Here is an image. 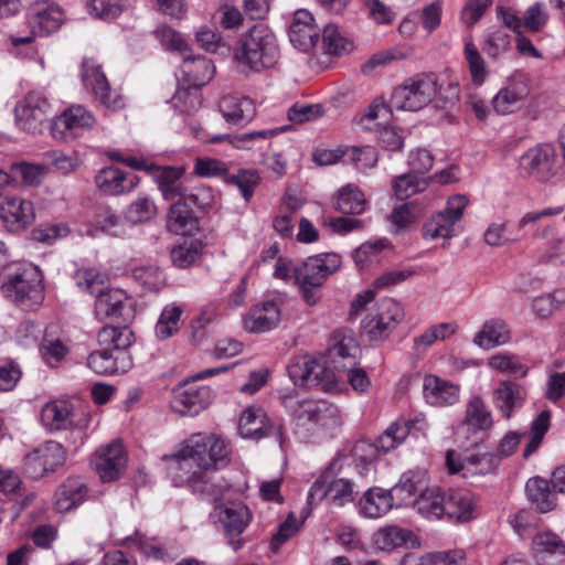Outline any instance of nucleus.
<instances>
[{"instance_id": "nucleus-1", "label": "nucleus", "mask_w": 565, "mask_h": 565, "mask_svg": "<svg viewBox=\"0 0 565 565\" xmlns=\"http://www.w3.org/2000/svg\"><path fill=\"white\" fill-rule=\"evenodd\" d=\"M233 55L238 71L247 76L274 67L280 57V50L271 29L256 24L239 38Z\"/></svg>"}, {"instance_id": "nucleus-2", "label": "nucleus", "mask_w": 565, "mask_h": 565, "mask_svg": "<svg viewBox=\"0 0 565 565\" xmlns=\"http://www.w3.org/2000/svg\"><path fill=\"white\" fill-rule=\"evenodd\" d=\"M228 444L215 435H193L184 447L175 455L180 467L192 460L203 470H216L230 462Z\"/></svg>"}, {"instance_id": "nucleus-3", "label": "nucleus", "mask_w": 565, "mask_h": 565, "mask_svg": "<svg viewBox=\"0 0 565 565\" xmlns=\"http://www.w3.org/2000/svg\"><path fill=\"white\" fill-rule=\"evenodd\" d=\"M340 266V255L327 253L310 256L302 265L295 268V278L300 287L306 303L313 306L320 300L321 286Z\"/></svg>"}, {"instance_id": "nucleus-4", "label": "nucleus", "mask_w": 565, "mask_h": 565, "mask_svg": "<svg viewBox=\"0 0 565 565\" xmlns=\"http://www.w3.org/2000/svg\"><path fill=\"white\" fill-rule=\"evenodd\" d=\"M281 403L298 427L310 430L316 427L333 428L341 424L340 409L327 401H296L291 395L284 394Z\"/></svg>"}, {"instance_id": "nucleus-5", "label": "nucleus", "mask_w": 565, "mask_h": 565, "mask_svg": "<svg viewBox=\"0 0 565 565\" xmlns=\"http://www.w3.org/2000/svg\"><path fill=\"white\" fill-rule=\"evenodd\" d=\"M438 92L435 73H419L405 79L391 95V106L396 109L417 111L433 102Z\"/></svg>"}, {"instance_id": "nucleus-6", "label": "nucleus", "mask_w": 565, "mask_h": 565, "mask_svg": "<svg viewBox=\"0 0 565 565\" xmlns=\"http://www.w3.org/2000/svg\"><path fill=\"white\" fill-rule=\"evenodd\" d=\"M403 308L394 299H382L375 311L371 312L362 321V335L370 341L385 339L392 330L402 321Z\"/></svg>"}, {"instance_id": "nucleus-7", "label": "nucleus", "mask_w": 565, "mask_h": 565, "mask_svg": "<svg viewBox=\"0 0 565 565\" xmlns=\"http://www.w3.org/2000/svg\"><path fill=\"white\" fill-rule=\"evenodd\" d=\"M14 114L22 130L36 134L52 115V106L43 93L31 90L17 103Z\"/></svg>"}, {"instance_id": "nucleus-8", "label": "nucleus", "mask_w": 565, "mask_h": 565, "mask_svg": "<svg viewBox=\"0 0 565 565\" xmlns=\"http://www.w3.org/2000/svg\"><path fill=\"white\" fill-rule=\"evenodd\" d=\"M238 433L243 438L253 440L273 437L280 447L286 438L282 425L271 422L266 412L258 406H249L242 413Z\"/></svg>"}, {"instance_id": "nucleus-9", "label": "nucleus", "mask_w": 565, "mask_h": 565, "mask_svg": "<svg viewBox=\"0 0 565 565\" xmlns=\"http://www.w3.org/2000/svg\"><path fill=\"white\" fill-rule=\"evenodd\" d=\"M6 297L17 302L38 305L43 300V286L39 273L32 268H23L9 275L2 282Z\"/></svg>"}, {"instance_id": "nucleus-10", "label": "nucleus", "mask_w": 565, "mask_h": 565, "mask_svg": "<svg viewBox=\"0 0 565 565\" xmlns=\"http://www.w3.org/2000/svg\"><path fill=\"white\" fill-rule=\"evenodd\" d=\"M82 81L103 106L111 109H120L125 106L122 96L111 89L106 75L102 71V65L95 58L83 60Z\"/></svg>"}, {"instance_id": "nucleus-11", "label": "nucleus", "mask_w": 565, "mask_h": 565, "mask_svg": "<svg viewBox=\"0 0 565 565\" xmlns=\"http://www.w3.org/2000/svg\"><path fill=\"white\" fill-rule=\"evenodd\" d=\"M519 169L522 175L547 182L557 173L555 148L545 143L529 149L520 158Z\"/></svg>"}, {"instance_id": "nucleus-12", "label": "nucleus", "mask_w": 565, "mask_h": 565, "mask_svg": "<svg viewBox=\"0 0 565 565\" xmlns=\"http://www.w3.org/2000/svg\"><path fill=\"white\" fill-rule=\"evenodd\" d=\"M41 420L50 431L85 428L87 418L68 401L54 399L46 403L41 411Z\"/></svg>"}, {"instance_id": "nucleus-13", "label": "nucleus", "mask_w": 565, "mask_h": 565, "mask_svg": "<svg viewBox=\"0 0 565 565\" xmlns=\"http://www.w3.org/2000/svg\"><path fill=\"white\" fill-rule=\"evenodd\" d=\"M156 170L154 181L164 200L185 199L192 205L201 209L207 204L204 200H200L202 195L206 194L205 191L199 193L186 192V188L182 183V177L185 172L183 167H156Z\"/></svg>"}, {"instance_id": "nucleus-14", "label": "nucleus", "mask_w": 565, "mask_h": 565, "mask_svg": "<svg viewBox=\"0 0 565 565\" xmlns=\"http://www.w3.org/2000/svg\"><path fill=\"white\" fill-rule=\"evenodd\" d=\"M65 458L63 446L50 440L24 456V469L31 478L39 479L55 471Z\"/></svg>"}, {"instance_id": "nucleus-15", "label": "nucleus", "mask_w": 565, "mask_h": 565, "mask_svg": "<svg viewBox=\"0 0 565 565\" xmlns=\"http://www.w3.org/2000/svg\"><path fill=\"white\" fill-rule=\"evenodd\" d=\"M95 124V117L90 111L81 105L71 106L60 116H56L51 124V134L54 139L68 141L82 135Z\"/></svg>"}, {"instance_id": "nucleus-16", "label": "nucleus", "mask_w": 565, "mask_h": 565, "mask_svg": "<svg viewBox=\"0 0 565 565\" xmlns=\"http://www.w3.org/2000/svg\"><path fill=\"white\" fill-rule=\"evenodd\" d=\"M288 374L296 386L326 388L330 383V371L316 359L305 355L294 359L288 365Z\"/></svg>"}, {"instance_id": "nucleus-17", "label": "nucleus", "mask_w": 565, "mask_h": 565, "mask_svg": "<svg viewBox=\"0 0 565 565\" xmlns=\"http://www.w3.org/2000/svg\"><path fill=\"white\" fill-rule=\"evenodd\" d=\"M92 462L103 482H113L122 476L127 467V455L121 443L113 441L100 447Z\"/></svg>"}, {"instance_id": "nucleus-18", "label": "nucleus", "mask_w": 565, "mask_h": 565, "mask_svg": "<svg viewBox=\"0 0 565 565\" xmlns=\"http://www.w3.org/2000/svg\"><path fill=\"white\" fill-rule=\"evenodd\" d=\"M428 428V420L422 413L415 414L407 420L397 419L377 437L376 447L383 451H391L403 444L412 431L426 437Z\"/></svg>"}, {"instance_id": "nucleus-19", "label": "nucleus", "mask_w": 565, "mask_h": 565, "mask_svg": "<svg viewBox=\"0 0 565 565\" xmlns=\"http://www.w3.org/2000/svg\"><path fill=\"white\" fill-rule=\"evenodd\" d=\"M212 397L210 387L185 382L173 391L171 406L182 416H195L209 406Z\"/></svg>"}, {"instance_id": "nucleus-20", "label": "nucleus", "mask_w": 565, "mask_h": 565, "mask_svg": "<svg viewBox=\"0 0 565 565\" xmlns=\"http://www.w3.org/2000/svg\"><path fill=\"white\" fill-rule=\"evenodd\" d=\"M97 316L127 323L135 318V302L122 290H105L95 302Z\"/></svg>"}, {"instance_id": "nucleus-21", "label": "nucleus", "mask_w": 565, "mask_h": 565, "mask_svg": "<svg viewBox=\"0 0 565 565\" xmlns=\"http://www.w3.org/2000/svg\"><path fill=\"white\" fill-rule=\"evenodd\" d=\"M288 36L290 43L301 52H309L319 40V28L313 15L306 9L297 10L291 18Z\"/></svg>"}, {"instance_id": "nucleus-22", "label": "nucleus", "mask_w": 565, "mask_h": 565, "mask_svg": "<svg viewBox=\"0 0 565 565\" xmlns=\"http://www.w3.org/2000/svg\"><path fill=\"white\" fill-rule=\"evenodd\" d=\"M360 348L351 333L337 331L331 338L329 361L338 372H345L358 365Z\"/></svg>"}, {"instance_id": "nucleus-23", "label": "nucleus", "mask_w": 565, "mask_h": 565, "mask_svg": "<svg viewBox=\"0 0 565 565\" xmlns=\"http://www.w3.org/2000/svg\"><path fill=\"white\" fill-rule=\"evenodd\" d=\"M281 320V310L278 302L266 300L254 306L243 318V326L247 332L264 333L278 327Z\"/></svg>"}, {"instance_id": "nucleus-24", "label": "nucleus", "mask_w": 565, "mask_h": 565, "mask_svg": "<svg viewBox=\"0 0 565 565\" xmlns=\"http://www.w3.org/2000/svg\"><path fill=\"white\" fill-rule=\"evenodd\" d=\"M532 553L537 565H562L565 562V543L556 533H537L532 539Z\"/></svg>"}, {"instance_id": "nucleus-25", "label": "nucleus", "mask_w": 565, "mask_h": 565, "mask_svg": "<svg viewBox=\"0 0 565 565\" xmlns=\"http://www.w3.org/2000/svg\"><path fill=\"white\" fill-rule=\"evenodd\" d=\"M250 518L249 509L242 503H232L221 511L220 521L224 526L228 545L234 551H237L243 545L241 536L247 527Z\"/></svg>"}, {"instance_id": "nucleus-26", "label": "nucleus", "mask_w": 565, "mask_h": 565, "mask_svg": "<svg viewBox=\"0 0 565 565\" xmlns=\"http://www.w3.org/2000/svg\"><path fill=\"white\" fill-rule=\"evenodd\" d=\"M446 519L465 523L477 516V498L466 489H446Z\"/></svg>"}, {"instance_id": "nucleus-27", "label": "nucleus", "mask_w": 565, "mask_h": 565, "mask_svg": "<svg viewBox=\"0 0 565 565\" xmlns=\"http://www.w3.org/2000/svg\"><path fill=\"white\" fill-rule=\"evenodd\" d=\"M95 183L103 193L119 195L132 191L138 185L139 178L118 168L107 167L96 174Z\"/></svg>"}, {"instance_id": "nucleus-28", "label": "nucleus", "mask_w": 565, "mask_h": 565, "mask_svg": "<svg viewBox=\"0 0 565 565\" xmlns=\"http://www.w3.org/2000/svg\"><path fill=\"white\" fill-rule=\"evenodd\" d=\"M32 202L22 198H8L0 205V217L9 231H20L34 220Z\"/></svg>"}, {"instance_id": "nucleus-29", "label": "nucleus", "mask_w": 565, "mask_h": 565, "mask_svg": "<svg viewBox=\"0 0 565 565\" xmlns=\"http://www.w3.org/2000/svg\"><path fill=\"white\" fill-rule=\"evenodd\" d=\"M423 394L431 406L452 405L459 399V387L449 381L428 374L424 377Z\"/></svg>"}, {"instance_id": "nucleus-30", "label": "nucleus", "mask_w": 565, "mask_h": 565, "mask_svg": "<svg viewBox=\"0 0 565 565\" xmlns=\"http://www.w3.org/2000/svg\"><path fill=\"white\" fill-rule=\"evenodd\" d=\"M87 364L99 375H113L116 373H126L130 370L132 366V358L129 353H122V356H119L111 350L103 347L102 350L89 354Z\"/></svg>"}, {"instance_id": "nucleus-31", "label": "nucleus", "mask_w": 565, "mask_h": 565, "mask_svg": "<svg viewBox=\"0 0 565 565\" xmlns=\"http://www.w3.org/2000/svg\"><path fill=\"white\" fill-rule=\"evenodd\" d=\"M218 108L223 118L233 125L248 122L256 114L254 102L246 96H224L218 103Z\"/></svg>"}, {"instance_id": "nucleus-32", "label": "nucleus", "mask_w": 565, "mask_h": 565, "mask_svg": "<svg viewBox=\"0 0 565 565\" xmlns=\"http://www.w3.org/2000/svg\"><path fill=\"white\" fill-rule=\"evenodd\" d=\"M446 489L433 487L420 493L413 507L423 518L437 521L446 518Z\"/></svg>"}, {"instance_id": "nucleus-33", "label": "nucleus", "mask_w": 565, "mask_h": 565, "mask_svg": "<svg viewBox=\"0 0 565 565\" xmlns=\"http://www.w3.org/2000/svg\"><path fill=\"white\" fill-rule=\"evenodd\" d=\"M64 12L53 2L36 1L31 7V23L42 33L50 34L60 29L63 23Z\"/></svg>"}, {"instance_id": "nucleus-34", "label": "nucleus", "mask_w": 565, "mask_h": 565, "mask_svg": "<svg viewBox=\"0 0 565 565\" xmlns=\"http://www.w3.org/2000/svg\"><path fill=\"white\" fill-rule=\"evenodd\" d=\"M511 340V331L503 319L491 318L483 322L475 334L473 343L481 349L490 350L503 345Z\"/></svg>"}, {"instance_id": "nucleus-35", "label": "nucleus", "mask_w": 565, "mask_h": 565, "mask_svg": "<svg viewBox=\"0 0 565 565\" xmlns=\"http://www.w3.org/2000/svg\"><path fill=\"white\" fill-rule=\"evenodd\" d=\"M282 131H285V127L258 129L237 135H216L211 138V141L221 142L227 140L237 149L250 150L255 147H262L264 143H269L271 138Z\"/></svg>"}, {"instance_id": "nucleus-36", "label": "nucleus", "mask_w": 565, "mask_h": 565, "mask_svg": "<svg viewBox=\"0 0 565 565\" xmlns=\"http://www.w3.org/2000/svg\"><path fill=\"white\" fill-rule=\"evenodd\" d=\"M525 396V388L512 381L499 382L493 391L494 405L505 418H510L514 408L522 405Z\"/></svg>"}, {"instance_id": "nucleus-37", "label": "nucleus", "mask_w": 565, "mask_h": 565, "mask_svg": "<svg viewBox=\"0 0 565 565\" xmlns=\"http://www.w3.org/2000/svg\"><path fill=\"white\" fill-rule=\"evenodd\" d=\"M87 494L88 488L81 478H67L55 492V507L60 512H67L83 503Z\"/></svg>"}, {"instance_id": "nucleus-38", "label": "nucleus", "mask_w": 565, "mask_h": 565, "mask_svg": "<svg viewBox=\"0 0 565 565\" xmlns=\"http://www.w3.org/2000/svg\"><path fill=\"white\" fill-rule=\"evenodd\" d=\"M491 425V414L487 411L484 402L481 397L475 396L467 405L466 418L458 427L457 435H468L470 433L486 430Z\"/></svg>"}, {"instance_id": "nucleus-39", "label": "nucleus", "mask_w": 565, "mask_h": 565, "mask_svg": "<svg viewBox=\"0 0 565 565\" xmlns=\"http://www.w3.org/2000/svg\"><path fill=\"white\" fill-rule=\"evenodd\" d=\"M191 203L183 199L171 205L168 213V228L178 235H193L198 230V218L190 209Z\"/></svg>"}, {"instance_id": "nucleus-40", "label": "nucleus", "mask_w": 565, "mask_h": 565, "mask_svg": "<svg viewBox=\"0 0 565 565\" xmlns=\"http://www.w3.org/2000/svg\"><path fill=\"white\" fill-rule=\"evenodd\" d=\"M97 340L100 347H105L115 354L122 356V353H128L127 349L135 342V334L126 326L104 327L99 330Z\"/></svg>"}, {"instance_id": "nucleus-41", "label": "nucleus", "mask_w": 565, "mask_h": 565, "mask_svg": "<svg viewBox=\"0 0 565 565\" xmlns=\"http://www.w3.org/2000/svg\"><path fill=\"white\" fill-rule=\"evenodd\" d=\"M525 491L531 503L542 513H547L556 507L554 489L551 490L550 482L541 477H533L527 480Z\"/></svg>"}, {"instance_id": "nucleus-42", "label": "nucleus", "mask_w": 565, "mask_h": 565, "mask_svg": "<svg viewBox=\"0 0 565 565\" xmlns=\"http://www.w3.org/2000/svg\"><path fill=\"white\" fill-rule=\"evenodd\" d=\"M393 507V492L383 489H370L360 500V511L363 515L376 519L387 513Z\"/></svg>"}, {"instance_id": "nucleus-43", "label": "nucleus", "mask_w": 565, "mask_h": 565, "mask_svg": "<svg viewBox=\"0 0 565 565\" xmlns=\"http://www.w3.org/2000/svg\"><path fill=\"white\" fill-rule=\"evenodd\" d=\"M182 72L188 77L189 85L201 88L214 75V66L205 57H192L188 53L183 56Z\"/></svg>"}, {"instance_id": "nucleus-44", "label": "nucleus", "mask_w": 565, "mask_h": 565, "mask_svg": "<svg viewBox=\"0 0 565 565\" xmlns=\"http://www.w3.org/2000/svg\"><path fill=\"white\" fill-rule=\"evenodd\" d=\"M334 207L342 214H362L366 209V200L358 186L347 184L338 191Z\"/></svg>"}, {"instance_id": "nucleus-45", "label": "nucleus", "mask_w": 565, "mask_h": 565, "mask_svg": "<svg viewBox=\"0 0 565 565\" xmlns=\"http://www.w3.org/2000/svg\"><path fill=\"white\" fill-rule=\"evenodd\" d=\"M527 93V87L523 83H511L507 87L500 89L493 97V108L497 113L503 115L512 113L516 105L526 97Z\"/></svg>"}, {"instance_id": "nucleus-46", "label": "nucleus", "mask_w": 565, "mask_h": 565, "mask_svg": "<svg viewBox=\"0 0 565 565\" xmlns=\"http://www.w3.org/2000/svg\"><path fill=\"white\" fill-rule=\"evenodd\" d=\"M463 56L472 84L476 86H481L486 82L489 72L487 70L484 58L479 52V49L475 45L471 38L465 39Z\"/></svg>"}, {"instance_id": "nucleus-47", "label": "nucleus", "mask_w": 565, "mask_h": 565, "mask_svg": "<svg viewBox=\"0 0 565 565\" xmlns=\"http://www.w3.org/2000/svg\"><path fill=\"white\" fill-rule=\"evenodd\" d=\"M90 226L92 228L87 230L90 236H96L99 232L111 236H120L125 233L121 218L110 209H104L97 213Z\"/></svg>"}, {"instance_id": "nucleus-48", "label": "nucleus", "mask_w": 565, "mask_h": 565, "mask_svg": "<svg viewBox=\"0 0 565 565\" xmlns=\"http://www.w3.org/2000/svg\"><path fill=\"white\" fill-rule=\"evenodd\" d=\"M428 476L424 469H413L404 472L398 483L392 489V492H406L409 495L423 493L428 490Z\"/></svg>"}, {"instance_id": "nucleus-49", "label": "nucleus", "mask_w": 565, "mask_h": 565, "mask_svg": "<svg viewBox=\"0 0 565 565\" xmlns=\"http://www.w3.org/2000/svg\"><path fill=\"white\" fill-rule=\"evenodd\" d=\"M172 107L182 115H191L201 106L200 88L189 85L177 89L170 99Z\"/></svg>"}, {"instance_id": "nucleus-50", "label": "nucleus", "mask_w": 565, "mask_h": 565, "mask_svg": "<svg viewBox=\"0 0 565 565\" xmlns=\"http://www.w3.org/2000/svg\"><path fill=\"white\" fill-rule=\"evenodd\" d=\"M488 365L495 371L507 373L516 379L526 376L529 371L527 366L516 355L507 352L492 355L488 360Z\"/></svg>"}, {"instance_id": "nucleus-51", "label": "nucleus", "mask_w": 565, "mask_h": 565, "mask_svg": "<svg viewBox=\"0 0 565 565\" xmlns=\"http://www.w3.org/2000/svg\"><path fill=\"white\" fill-rule=\"evenodd\" d=\"M394 192L398 200H406L419 192H423L428 186V179L416 175V172L397 177L394 181Z\"/></svg>"}, {"instance_id": "nucleus-52", "label": "nucleus", "mask_w": 565, "mask_h": 565, "mask_svg": "<svg viewBox=\"0 0 565 565\" xmlns=\"http://www.w3.org/2000/svg\"><path fill=\"white\" fill-rule=\"evenodd\" d=\"M412 532L391 525L380 529L374 535V542L381 550L390 551L407 543Z\"/></svg>"}, {"instance_id": "nucleus-53", "label": "nucleus", "mask_w": 565, "mask_h": 565, "mask_svg": "<svg viewBox=\"0 0 565 565\" xmlns=\"http://www.w3.org/2000/svg\"><path fill=\"white\" fill-rule=\"evenodd\" d=\"M353 44L345 39L334 24H328L322 32V49L327 54L341 55L352 50Z\"/></svg>"}, {"instance_id": "nucleus-54", "label": "nucleus", "mask_w": 565, "mask_h": 565, "mask_svg": "<svg viewBox=\"0 0 565 565\" xmlns=\"http://www.w3.org/2000/svg\"><path fill=\"white\" fill-rule=\"evenodd\" d=\"M455 224L447 218L445 213H436L423 225L425 239L450 238L454 235Z\"/></svg>"}, {"instance_id": "nucleus-55", "label": "nucleus", "mask_w": 565, "mask_h": 565, "mask_svg": "<svg viewBox=\"0 0 565 565\" xmlns=\"http://www.w3.org/2000/svg\"><path fill=\"white\" fill-rule=\"evenodd\" d=\"M181 313L182 309L178 306L171 305L163 308L154 328L159 340H166L178 331Z\"/></svg>"}, {"instance_id": "nucleus-56", "label": "nucleus", "mask_w": 565, "mask_h": 565, "mask_svg": "<svg viewBox=\"0 0 565 565\" xmlns=\"http://www.w3.org/2000/svg\"><path fill=\"white\" fill-rule=\"evenodd\" d=\"M74 278L79 288L96 297L106 289V277L96 268L78 269Z\"/></svg>"}, {"instance_id": "nucleus-57", "label": "nucleus", "mask_w": 565, "mask_h": 565, "mask_svg": "<svg viewBox=\"0 0 565 565\" xmlns=\"http://www.w3.org/2000/svg\"><path fill=\"white\" fill-rule=\"evenodd\" d=\"M156 214L157 206L153 201L147 196H140L127 206L125 218L131 224H139L150 221Z\"/></svg>"}, {"instance_id": "nucleus-58", "label": "nucleus", "mask_w": 565, "mask_h": 565, "mask_svg": "<svg viewBox=\"0 0 565 565\" xmlns=\"http://www.w3.org/2000/svg\"><path fill=\"white\" fill-rule=\"evenodd\" d=\"M224 181L230 185L236 186L241 191L244 200L249 202L259 183V177L255 171L242 169L235 174L227 173Z\"/></svg>"}, {"instance_id": "nucleus-59", "label": "nucleus", "mask_w": 565, "mask_h": 565, "mask_svg": "<svg viewBox=\"0 0 565 565\" xmlns=\"http://www.w3.org/2000/svg\"><path fill=\"white\" fill-rule=\"evenodd\" d=\"M467 471L486 475L494 470L500 463V457L494 452H476L465 457Z\"/></svg>"}, {"instance_id": "nucleus-60", "label": "nucleus", "mask_w": 565, "mask_h": 565, "mask_svg": "<svg viewBox=\"0 0 565 565\" xmlns=\"http://www.w3.org/2000/svg\"><path fill=\"white\" fill-rule=\"evenodd\" d=\"M547 21L546 6L542 2H535L525 10L522 17L523 30L539 32L546 25Z\"/></svg>"}, {"instance_id": "nucleus-61", "label": "nucleus", "mask_w": 565, "mask_h": 565, "mask_svg": "<svg viewBox=\"0 0 565 565\" xmlns=\"http://www.w3.org/2000/svg\"><path fill=\"white\" fill-rule=\"evenodd\" d=\"M413 54V50L409 46L402 45L395 46L386 51L374 54L369 62L364 65L363 72L367 68H374L379 65H387L394 61H403L408 58Z\"/></svg>"}, {"instance_id": "nucleus-62", "label": "nucleus", "mask_w": 565, "mask_h": 565, "mask_svg": "<svg viewBox=\"0 0 565 565\" xmlns=\"http://www.w3.org/2000/svg\"><path fill=\"white\" fill-rule=\"evenodd\" d=\"M510 35L501 30H497L488 34L483 42L482 50L490 58L498 60L510 50Z\"/></svg>"}, {"instance_id": "nucleus-63", "label": "nucleus", "mask_w": 565, "mask_h": 565, "mask_svg": "<svg viewBox=\"0 0 565 565\" xmlns=\"http://www.w3.org/2000/svg\"><path fill=\"white\" fill-rule=\"evenodd\" d=\"M89 14L99 19H114L122 11L121 0H90L87 4Z\"/></svg>"}, {"instance_id": "nucleus-64", "label": "nucleus", "mask_w": 565, "mask_h": 565, "mask_svg": "<svg viewBox=\"0 0 565 565\" xmlns=\"http://www.w3.org/2000/svg\"><path fill=\"white\" fill-rule=\"evenodd\" d=\"M323 114L319 104H295L289 108L288 119L295 124H302L319 118Z\"/></svg>"}]
</instances>
